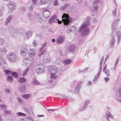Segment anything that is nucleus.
Wrapping results in <instances>:
<instances>
[{
    "mask_svg": "<svg viewBox=\"0 0 121 121\" xmlns=\"http://www.w3.org/2000/svg\"><path fill=\"white\" fill-rule=\"evenodd\" d=\"M90 24L89 17H88L86 18V21L81 25L78 30L79 32L82 36L86 35L89 33V29L87 26Z\"/></svg>",
    "mask_w": 121,
    "mask_h": 121,
    "instance_id": "1",
    "label": "nucleus"
},
{
    "mask_svg": "<svg viewBox=\"0 0 121 121\" xmlns=\"http://www.w3.org/2000/svg\"><path fill=\"white\" fill-rule=\"evenodd\" d=\"M48 70L50 72L51 78L56 79L58 78L59 73L57 67L55 66H49L48 67Z\"/></svg>",
    "mask_w": 121,
    "mask_h": 121,
    "instance_id": "2",
    "label": "nucleus"
},
{
    "mask_svg": "<svg viewBox=\"0 0 121 121\" xmlns=\"http://www.w3.org/2000/svg\"><path fill=\"white\" fill-rule=\"evenodd\" d=\"M121 33L119 31H116L113 32L112 34L111 35L112 39L110 43V48H112L114 47L115 40V37L116 36L118 38V43H119V40L121 38Z\"/></svg>",
    "mask_w": 121,
    "mask_h": 121,
    "instance_id": "3",
    "label": "nucleus"
},
{
    "mask_svg": "<svg viewBox=\"0 0 121 121\" xmlns=\"http://www.w3.org/2000/svg\"><path fill=\"white\" fill-rule=\"evenodd\" d=\"M62 21L64 25H67L71 23L72 21V19L71 17H69V15L67 14L64 13L62 16Z\"/></svg>",
    "mask_w": 121,
    "mask_h": 121,
    "instance_id": "4",
    "label": "nucleus"
},
{
    "mask_svg": "<svg viewBox=\"0 0 121 121\" xmlns=\"http://www.w3.org/2000/svg\"><path fill=\"white\" fill-rule=\"evenodd\" d=\"M7 58L11 62H15L17 59V55L15 53L12 52H10L8 54Z\"/></svg>",
    "mask_w": 121,
    "mask_h": 121,
    "instance_id": "5",
    "label": "nucleus"
},
{
    "mask_svg": "<svg viewBox=\"0 0 121 121\" xmlns=\"http://www.w3.org/2000/svg\"><path fill=\"white\" fill-rule=\"evenodd\" d=\"M23 61L26 64V65L28 66H30L34 62V58L33 57H31L30 59L27 57L24 58L23 59Z\"/></svg>",
    "mask_w": 121,
    "mask_h": 121,
    "instance_id": "6",
    "label": "nucleus"
},
{
    "mask_svg": "<svg viewBox=\"0 0 121 121\" xmlns=\"http://www.w3.org/2000/svg\"><path fill=\"white\" fill-rule=\"evenodd\" d=\"M59 20H57L56 16V15H54L52 16L49 20V23L50 24H52L53 22L57 23L58 22V24H60L62 21L59 22Z\"/></svg>",
    "mask_w": 121,
    "mask_h": 121,
    "instance_id": "7",
    "label": "nucleus"
},
{
    "mask_svg": "<svg viewBox=\"0 0 121 121\" xmlns=\"http://www.w3.org/2000/svg\"><path fill=\"white\" fill-rule=\"evenodd\" d=\"M39 66V68L36 69V71L37 72V73H38V72L40 73L43 72L45 70L44 65L41 64H38L36 65V66Z\"/></svg>",
    "mask_w": 121,
    "mask_h": 121,
    "instance_id": "8",
    "label": "nucleus"
},
{
    "mask_svg": "<svg viewBox=\"0 0 121 121\" xmlns=\"http://www.w3.org/2000/svg\"><path fill=\"white\" fill-rule=\"evenodd\" d=\"M42 13L45 18H48L49 17L50 14V11L48 9L45 10L43 11Z\"/></svg>",
    "mask_w": 121,
    "mask_h": 121,
    "instance_id": "9",
    "label": "nucleus"
},
{
    "mask_svg": "<svg viewBox=\"0 0 121 121\" xmlns=\"http://www.w3.org/2000/svg\"><path fill=\"white\" fill-rule=\"evenodd\" d=\"M119 20V19L117 18V20H114L112 26V28L113 30H115L116 28V27L118 25L117 22Z\"/></svg>",
    "mask_w": 121,
    "mask_h": 121,
    "instance_id": "10",
    "label": "nucleus"
},
{
    "mask_svg": "<svg viewBox=\"0 0 121 121\" xmlns=\"http://www.w3.org/2000/svg\"><path fill=\"white\" fill-rule=\"evenodd\" d=\"M36 53V51L34 49L29 50L28 51V55L31 57L34 56Z\"/></svg>",
    "mask_w": 121,
    "mask_h": 121,
    "instance_id": "11",
    "label": "nucleus"
},
{
    "mask_svg": "<svg viewBox=\"0 0 121 121\" xmlns=\"http://www.w3.org/2000/svg\"><path fill=\"white\" fill-rule=\"evenodd\" d=\"M64 40V38L62 36H59L57 39L56 42L58 44L62 43Z\"/></svg>",
    "mask_w": 121,
    "mask_h": 121,
    "instance_id": "12",
    "label": "nucleus"
},
{
    "mask_svg": "<svg viewBox=\"0 0 121 121\" xmlns=\"http://www.w3.org/2000/svg\"><path fill=\"white\" fill-rule=\"evenodd\" d=\"M105 116L106 118V120L107 121H110L109 119L110 117L112 119H113V116L110 112L108 111L105 114Z\"/></svg>",
    "mask_w": 121,
    "mask_h": 121,
    "instance_id": "13",
    "label": "nucleus"
},
{
    "mask_svg": "<svg viewBox=\"0 0 121 121\" xmlns=\"http://www.w3.org/2000/svg\"><path fill=\"white\" fill-rule=\"evenodd\" d=\"M116 96L117 97H121V87H118L116 89Z\"/></svg>",
    "mask_w": 121,
    "mask_h": 121,
    "instance_id": "14",
    "label": "nucleus"
},
{
    "mask_svg": "<svg viewBox=\"0 0 121 121\" xmlns=\"http://www.w3.org/2000/svg\"><path fill=\"white\" fill-rule=\"evenodd\" d=\"M76 29V27L75 26H70L67 29V32L69 34L71 31L75 30Z\"/></svg>",
    "mask_w": 121,
    "mask_h": 121,
    "instance_id": "15",
    "label": "nucleus"
},
{
    "mask_svg": "<svg viewBox=\"0 0 121 121\" xmlns=\"http://www.w3.org/2000/svg\"><path fill=\"white\" fill-rule=\"evenodd\" d=\"M7 52V49L5 48H0V55L5 54Z\"/></svg>",
    "mask_w": 121,
    "mask_h": 121,
    "instance_id": "16",
    "label": "nucleus"
},
{
    "mask_svg": "<svg viewBox=\"0 0 121 121\" xmlns=\"http://www.w3.org/2000/svg\"><path fill=\"white\" fill-rule=\"evenodd\" d=\"M51 60V58L48 55H45L43 59V61L45 62H48Z\"/></svg>",
    "mask_w": 121,
    "mask_h": 121,
    "instance_id": "17",
    "label": "nucleus"
},
{
    "mask_svg": "<svg viewBox=\"0 0 121 121\" xmlns=\"http://www.w3.org/2000/svg\"><path fill=\"white\" fill-rule=\"evenodd\" d=\"M35 19L36 21L40 23H41L43 21V19L39 13L37 14V16L36 17Z\"/></svg>",
    "mask_w": 121,
    "mask_h": 121,
    "instance_id": "18",
    "label": "nucleus"
},
{
    "mask_svg": "<svg viewBox=\"0 0 121 121\" xmlns=\"http://www.w3.org/2000/svg\"><path fill=\"white\" fill-rule=\"evenodd\" d=\"M75 46L74 45H70L69 47V51L70 52H72L75 51Z\"/></svg>",
    "mask_w": 121,
    "mask_h": 121,
    "instance_id": "19",
    "label": "nucleus"
},
{
    "mask_svg": "<svg viewBox=\"0 0 121 121\" xmlns=\"http://www.w3.org/2000/svg\"><path fill=\"white\" fill-rule=\"evenodd\" d=\"M27 81L26 78L22 77L20 78L18 80V82L20 83H23Z\"/></svg>",
    "mask_w": 121,
    "mask_h": 121,
    "instance_id": "20",
    "label": "nucleus"
},
{
    "mask_svg": "<svg viewBox=\"0 0 121 121\" xmlns=\"http://www.w3.org/2000/svg\"><path fill=\"white\" fill-rule=\"evenodd\" d=\"M32 35V32L31 31H29L27 32L25 35L24 37L25 39L27 40L28 39L29 37L31 36Z\"/></svg>",
    "mask_w": 121,
    "mask_h": 121,
    "instance_id": "21",
    "label": "nucleus"
},
{
    "mask_svg": "<svg viewBox=\"0 0 121 121\" xmlns=\"http://www.w3.org/2000/svg\"><path fill=\"white\" fill-rule=\"evenodd\" d=\"M13 16L12 15L9 17L7 19L6 21L5 22V24L6 25H7L8 23L10 22Z\"/></svg>",
    "mask_w": 121,
    "mask_h": 121,
    "instance_id": "22",
    "label": "nucleus"
},
{
    "mask_svg": "<svg viewBox=\"0 0 121 121\" xmlns=\"http://www.w3.org/2000/svg\"><path fill=\"white\" fill-rule=\"evenodd\" d=\"M70 4H65V5L62 6L60 8V9L62 10H64L66 9L69 7Z\"/></svg>",
    "mask_w": 121,
    "mask_h": 121,
    "instance_id": "23",
    "label": "nucleus"
},
{
    "mask_svg": "<svg viewBox=\"0 0 121 121\" xmlns=\"http://www.w3.org/2000/svg\"><path fill=\"white\" fill-rule=\"evenodd\" d=\"M30 46L29 45L24 44L21 48L23 49L25 51L27 52L28 49L30 48Z\"/></svg>",
    "mask_w": 121,
    "mask_h": 121,
    "instance_id": "24",
    "label": "nucleus"
},
{
    "mask_svg": "<svg viewBox=\"0 0 121 121\" xmlns=\"http://www.w3.org/2000/svg\"><path fill=\"white\" fill-rule=\"evenodd\" d=\"M46 51V50L45 49H43L40 50V49L39 50V53L38 54L39 56L40 57L41 55L43 54Z\"/></svg>",
    "mask_w": 121,
    "mask_h": 121,
    "instance_id": "25",
    "label": "nucleus"
},
{
    "mask_svg": "<svg viewBox=\"0 0 121 121\" xmlns=\"http://www.w3.org/2000/svg\"><path fill=\"white\" fill-rule=\"evenodd\" d=\"M32 83L34 85H39L40 84V83L35 78L33 79Z\"/></svg>",
    "mask_w": 121,
    "mask_h": 121,
    "instance_id": "26",
    "label": "nucleus"
},
{
    "mask_svg": "<svg viewBox=\"0 0 121 121\" xmlns=\"http://www.w3.org/2000/svg\"><path fill=\"white\" fill-rule=\"evenodd\" d=\"M103 60H102V59H101V61L100 62V67L99 69V72L98 74V76L97 77V78L98 77L100 73L102 70V68L101 67V65H102V63H103Z\"/></svg>",
    "mask_w": 121,
    "mask_h": 121,
    "instance_id": "27",
    "label": "nucleus"
},
{
    "mask_svg": "<svg viewBox=\"0 0 121 121\" xmlns=\"http://www.w3.org/2000/svg\"><path fill=\"white\" fill-rule=\"evenodd\" d=\"M71 62V60L69 59H68L64 61H63V63L65 65L69 64Z\"/></svg>",
    "mask_w": 121,
    "mask_h": 121,
    "instance_id": "28",
    "label": "nucleus"
},
{
    "mask_svg": "<svg viewBox=\"0 0 121 121\" xmlns=\"http://www.w3.org/2000/svg\"><path fill=\"white\" fill-rule=\"evenodd\" d=\"M22 97L26 99H28L30 97V95L29 94H27L25 95H22Z\"/></svg>",
    "mask_w": 121,
    "mask_h": 121,
    "instance_id": "29",
    "label": "nucleus"
},
{
    "mask_svg": "<svg viewBox=\"0 0 121 121\" xmlns=\"http://www.w3.org/2000/svg\"><path fill=\"white\" fill-rule=\"evenodd\" d=\"M11 74L14 78H17L18 77V74L15 72H13L11 73Z\"/></svg>",
    "mask_w": 121,
    "mask_h": 121,
    "instance_id": "30",
    "label": "nucleus"
},
{
    "mask_svg": "<svg viewBox=\"0 0 121 121\" xmlns=\"http://www.w3.org/2000/svg\"><path fill=\"white\" fill-rule=\"evenodd\" d=\"M29 70V68H28L26 69L23 72V73L22 74V76L24 77L26 75Z\"/></svg>",
    "mask_w": 121,
    "mask_h": 121,
    "instance_id": "31",
    "label": "nucleus"
},
{
    "mask_svg": "<svg viewBox=\"0 0 121 121\" xmlns=\"http://www.w3.org/2000/svg\"><path fill=\"white\" fill-rule=\"evenodd\" d=\"M5 62L4 60V59L2 56H0V66L2 64H4Z\"/></svg>",
    "mask_w": 121,
    "mask_h": 121,
    "instance_id": "32",
    "label": "nucleus"
},
{
    "mask_svg": "<svg viewBox=\"0 0 121 121\" xmlns=\"http://www.w3.org/2000/svg\"><path fill=\"white\" fill-rule=\"evenodd\" d=\"M17 30L16 29H14L13 30H11V33L12 35H14L16 34L17 33Z\"/></svg>",
    "mask_w": 121,
    "mask_h": 121,
    "instance_id": "33",
    "label": "nucleus"
},
{
    "mask_svg": "<svg viewBox=\"0 0 121 121\" xmlns=\"http://www.w3.org/2000/svg\"><path fill=\"white\" fill-rule=\"evenodd\" d=\"M102 2L100 0H95L94 2V5H98V4H101Z\"/></svg>",
    "mask_w": 121,
    "mask_h": 121,
    "instance_id": "34",
    "label": "nucleus"
},
{
    "mask_svg": "<svg viewBox=\"0 0 121 121\" xmlns=\"http://www.w3.org/2000/svg\"><path fill=\"white\" fill-rule=\"evenodd\" d=\"M7 81L9 82H12L13 80V79L11 76H8L7 78Z\"/></svg>",
    "mask_w": 121,
    "mask_h": 121,
    "instance_id": "35",
    "label": "nucleus"
},
{
    "mask_svg": "<svg viewBox=\"0 0 121 121\" xmlns=\"http://www.w3.org/2000/svg\"><path fill=\"white\" fill-rule=\"evenodd\" d=\"M28 5H29L28 7L30 11H32L34 7L33 5L31 3H29Z\"/></svg>",
    "mask_w": 121,
    "mask_h": 121,
    "instance_id": "36",
    "label": "nucleus"
},
{
    "mask_svg": "<svg viewBox=\"0 0 121 121\" xmlns=\"http://www.w3.org/2000/svg\"><path fill=\"white\" fill-rule=\"evenodd\" d=\"M23 49L21 48V55L23 56H25L26 55V52L24 51Z\"/></svg>",
    "mask_w": 121,
    "mask_h": 121,
    "instance_id": "37",
    "label": "nucleus"
},
{
    "mask_svg": "<svg viewBox=\"0 0 121 121\" xmlns=\"http://www.w3.org/2000/svg\"><path fill=\"white\" fill-rule=\"evenodd\" d=\"M80 88V87H79L77 86L74 90L75 93H78L79 91V89Z\"/></svg>",
    "mask_w": 121,
    "mask_h": 121,
    "instance_id": "38",
    "label": "nucleus"
},
{
    "mask_svg": "<svg viewBox=\"0 0 121 121\" xmlns=\"http://www.w3.org/2000/svg\"><path fill=\"white\" fill-rule=\"evenodd\" d=\"M16 115L19 116H25L26 115L23 113H22L21 112H19L16 113Z\"/></svg>",
    "mask_w": 121,
    "mask_h": 121,
    "instance_id": "39",
    "label": "nucleus"
},
{
    "mask_svg": "<svg viewBox=\"0 0 121 121\" xmlns=\"http://www.w3.org/2000/svg\"><path fill=\"white\" fill-rule=\"evenodd\" d=\"M26 88V87L24 85H22L20 86L19 88L20 90L22 91H24Z\"/></svg>",
    "mask_w": 121,
    "mask_h": 121,
    "instance_id": "40",
    "label": "nucleus"
},
{
    "mask_svg": "<svg viewBox=\"0 0 121 121\" xmlns=\"http://www.w3.org/2000/svg\"><path fill=\"white\" fill-rule=\"evenodd\" d=\"M110 70L109 69L107 70L106 71H105L104 72L105 74L106 75L107 77H109L110 75V74L109 73Z\"/></svg>",
    "mask_w": 121,
    "mask_h": 121,
    "instance_id": "41",
    "label": "nucleus"
},
{
    "mask_svg": "<svg viewBox=\"0 0 121 121\" xmlns=\"http://www.w3.org/2000/svg\"><path fill=\"white\" fill-rule=\"evenodd\" d=\"M4 71L5 73L7 74H10L11 72L10 71L5 69L4 70Z\"/></svg>",
    "mask_w": 121,
    "mask_h": 121,
    "instance_id": "42",
    "label": "nucleus"
},
{
    "mask_svg": "<svg viewBox=\"0 0 121 121\" xmlns=\"http://www.w3.org/2000/svg\"><path fill=\"white\" fill-rule=\"evenodd\" d=\"M4 112L5 114L7 115L10 114H11V112L9 110L7 111L6 110H4Z\"/></svg>",
    "mask_w": 121,
    "mask_h": 121,
    "instance_id": "43",
    "label": "nucleus"
},
{
    "mask_svg": "<svg viewBox=\"0 0 121 121\" xmlns=\"http://www.w3.org/2000/svg\"><path fill=\"white\" fill-rule=\"evenodd\" d=\"M8 4V7L9 8L10 7L12 6H13L15 4L14 2L12 1L9 2Z\"/></svg>",
    "mask_w": 121,
    "mask_h": 121,
    "instance_id": "44",
    "label": "nucleus"
},
{
    "mask_svg": "<svg viewBox=\"0 0 121 121\" xmlns=\"http://www.w3.org/2000/svg\"><path fill=\"white\" fill-rule=\"evenodd\" d=\"M0 107L2 109H6L7 108V107L5 105L3 104H0Z\"/></svg>",
    "mask_w": 121,
    "mask_h": 121,
    "instance_id": "45",
    "label": "nucleus"
},
{
    "mask_svg": "<svg viewBox=\"0 0 121 121\" xmlns=\"http://www.w3.org/2000/svg\"><path fill=\"white\" fill-rule=\"evenodd\" d=\"M16 7V5L15 4L13 5L12 6L10 7H9V8L10 9H11L12 10H14L15 9Z\"/></svg>",
    "mask_w": 121,
    "mask_h": 121,
    "instance_id": "46",
    "label": "nucleus"
},
{
    "mask_svg": "<svg viewBox=\"0 0 121 121\" xmlns=\"http://www.w3.org/2000/svg\"><path fill=\"white\" fill-rule=\"evenodd\" d=\"M116 15V9L112 11V15L114 17H115Z\"/></svg>",
    "mask_w": 121,
    "mask_h": 121,
    "instance_id": "47",
    "label": "nucleus"
},
{
    "mask_svg": "<svg viewBox=\"0 0 121 121\" xmlns=\"http://www.w3.org/2000/svg\"><path fill=\"white\" fill-rule=\"evenodd\" d=\"M90 101L89 100H87L85 102L84 104V106L86 107L87 105L89 104Z\"/></svg>",
    "mask_w": 121,
    "mask_h": 121,
    "instance_id": "48",
    "label": "nucleus"
},
{
    "mask_svg": "<svg viewBox=\"0 0 121 121\" xmlns=\"http://www.w3.org/2000/svg\"><path fill=\"white\" fill-rule=\"evenodd\" d=\"M83 82L82 81H80L78 83L77 86L79 87H80V86L82 85Z\"/></svg>",
    "mask_w": 121,
    "mask_h": 121,
    "instance_id": "49",
    "label": "nucleus"
},
{
    "mask_svg": "<svg viewBox=\"0 0 121 121\" xmlns=\"http://www.w3.org/2000/svg\"><path fill=\"white\" fill-rule=\"evenodd\" d=\"M17 102L20 104H21L23 102L22 100L18 97H17Z\"/></svg>",
    "mask_w": 121,
    "mask_h": 121,
    "instance_id": "50",
    "label": "nucleus"
},
{
    "mask_svg": "<svg viewBox=\"0 0 121 121\" xmlns=\"http://www.w3.org/2000/svg\"><path fill=\"white\" fill-rule=\"evenodd\" d=\"M4 42V39L2 38H0V45H2Z\"/></svg>",
    "mask_w": 121,
    "mask_h": 121,
    "instance_id": "51",
    "label": "nucleus"
},
{
    "mask_svg": "<svg viewBox=\"0 0 121 121\" xmlns=\"http://www.w3.org/2000/svg\"><path fill=\"white\" fill-rule=\"evenodd\" d=\"M93 8L95 10L97 11L98 8V5H94Z\"/></svg>",
    "mask_w": 121,
    "mask_h": 121,
    "instance_id": "52",
    "label": "nucleus"
},
{
    "mask_svg": "<svg viewBox=\"0 0 121 121\" xmlns=\"http://www.w3.org/2000/svg\"><path fill=\"white\" fill-rule=\"evenodd\" d=\"M67 97L65 96V95H61L60 96L59 98L61 99H65Z\"/></svg>",
    "mask_w": 121,
    "mask_h": 121,
    "instance_id": "53",
    "label": "nucleus"
},
{
    "mask_svg": "<svg viewBox=\"0 0 121 121\" xmlns=\"http://www.w3.org/2000/svg\"><path fill=\"white\" fill-rule=\"evenodd\" d=\"M58 2L57 0H55L54 2V5L55 6L57 5H58Z\"/></svg>",
    "mask_w": 121,
    "mask_h": 121,
    "instance_id": "54",
    "label": "nucleus"
},
{
    "mask_svg": "<svg viewBox=\"0 0 121 121\" xmlns=\"http://www.w3.org/2000/svg\"><path fill=\"white\" fill-rule=\"evenodd\" d=\"M4 9L2 8V9H0V16H2L3 15V14L2 13V12L3 10Z\"/></svg>",
    "mask_w": 121,
    "mask_h": 121,
    "instance_id": "55",
    "label": "nucleus"
},
{
    "mask_svg": "<svg viewBox=\"0 0 121 121\" xmlns=\"http://www.w3.org/2000/svg\"><path fill=\"white\" fill-rule=\"evenodd\" d=\"M46 42L43 44L41 48H40V50H42V49H44V48L46 46Z\"/></svg>",
    "mask_w": 121,
    "mask_h": 121,
    "instance_id": "56",
    "label": "nucleus"
},
{
    "mask_svg": "<svg viewBox=\"0 0 121 121\" xmlns=\"http://www.w3.org/2000/svg\"><path fill=\"white\" fill-rule=\"evenodd\" d=\"M85 108L86 107H85L84 105H83V107L80 109V111H82L84 110L85 109Z\"/></svg>",
    "mask_w": 121,
    "mask_h": 121,
    "instance_id": "57",
    "label": "nucleus"
},
{
    "mask_svg": "<svg viewBox=\"0 0 121 121\" xmlns=\"http://www.w3.org/2000/svg\"><path fill=\"white\" fill-rule=\"evenodd\" d=\"M119 57H118V58L117 59L115 63V65H117V64L119 62Z\"/></svg>",
    "mask_w": 121,
    "mask_h": 121,
    "instance_id": "58",
    "label": "nucleus"
},
{
    "mask_svg": "<svg viewBox=\"0 0 121 121\" xmlns=\"http://www.w3.org/2000/svg\"><path fill=\"white\" fill-rule=\"evenodd\" d=\"M56 110V109H48L47 110V111H48L49 113H50V111L53 112L55 110Z\"/></svg>",
    "mask_w": 121,
    "mask_h": 121,
    "instance_id": "59",
    "label": "nucleus"
},
{
    "mask_svg": "<svg viewBox=\"0 0 121 121\" xmlns=\"http://www.w3.org/2000/svg\"><path fill=\"white\" fill-rule=\"evenodd\" d=\"M27 15L28 17L29 18H30L32 16V14L30 13H28L27 14Z\"/></svg>",
    "mask_w": 121,
    "mask_h": 121,
    "instance_id": "60",
    "label": "nucleus"
},
{
    "mask_svg": "<svg viewBox=\"0 0 121 121\" xmlns=\"http://www.w3.org/2000/svg\"><path fill=\"white\" fill-rule=\"evenodd\" d=\"M33 44L34 46L35 47L36 46V41L34 40L33 42Z\"/></svg>",
    "mask_w": 121,
    "mask_h": 121,
    "instance_id": "61",
    "label": "nucleus"
},
{
    "mask_svg": "<svg viewBox=\"0 0 121 121\" xmlns=\"http://www.w3.org/2000/svg\"><path fill=\"white\" fill-rule=\"evenodd\" d=\"M104 79L105 81L106 82H107V81H109V78L107 77H106L104 78Z\"/></svg>",
    "mask_w": 121,
    "mask_h": 121,
    "instance_id": "62",
    "label": "nucleus"
},
{
    "mask_svg": "<svg viewBox=\"0 0 121 121\" xmlns=\"http://www.w3.org/2000/svg\"><path fill=\"white\" fill-rule=\"evenodd\" d=\"M37 0H32V1L33 3L34 4H36V3Z\"/></svg>",
    "mask_w": 121,
    "mask_h": 121,
    "instance_id": "63",
    "label": "nucleus"
},
{
    "mask_svg": "<svg viewBox=\"0 0 121 121\" xmlns=\"http://www.w3.org/2000/svg\"><path fill=\"white\" fill-rule=\"evenodd\" d=\"M26 10V8L24 7H22L21 8V10L23 11H24Z\"/></svg>",
    "mask_w": 121,
    "mask_h": 121,
    "instance_id": "64",
    "label": "nucleus"
}]
</instances>
